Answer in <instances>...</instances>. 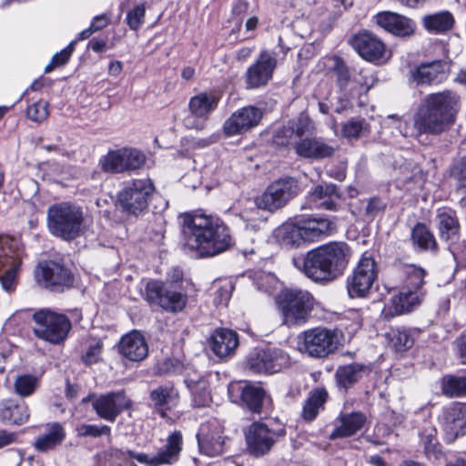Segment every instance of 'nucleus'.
Segmentation results:
<instances>
[{"mask_svg": "<svg viewBox=\"0 0 466 466\" xmlns=\"http://www.w3.org/2000/svg\"><path fill=\"white\" fill-rule=\"evenodd\" d=\"M182 236L184 247L198 258L217 256L233 244L230 230L223 220L198 212L184 215Z\"/></svg>", "mask_w": 466, "mask_h": 466, "instance_id": "f257e3e1", "label": "nucleus"}, {"mask_svg": "<svg viewBox=\"0 0 466 466\" xmlns=\"http://www.w3.org/2000/svg\"><path fill=\"white\" fill-rule=\"evenodd\" d=\"M460 108L461 97L457 93L451 90L431 93L415 112L413 127L419 134H442L454 125Z\"/></svg>", "mask_w": 466, "mask_h": 466, "instance_id": "f03ea898", "label": "nucleus"}, {"mask_svg": "<svg viewBox=\"0 0 466 466\" xmlns=\"http://www.w3.org/2000/svg\"><path fill=\"white\" fill-rule=\"evenodd\" d=\"M350 259V248L342 242H330L308 252L304 272L315 281H330L342 275Z\"/></svg>", "mask_w": 466, "mask_h": 466, "instance_id": "7ed1b4c3", "label": "nucleus"}, {"mask_svg": "<svg viewBox=\"0 0 466 466\" xmlns=\"http://www.w3.org/2000/svg\"><path fill=\"white\" fill-rule=\"evenodd\" d=\"M83 222L82 208L67 202L54 204L47 209L50 232L65 240L77 238L82 232Z\"/></svg>", "mask_w": 466, "mask_h": 466, "instance_id": "20e7f679", "label": "nucleus"}, {"mask_svg": "<svg viewBox=\"0 0 466 466\" xmlns=\"http://www.w3.org/2000/svg\"><path fill=\"white\" fill-rule=\"evenodd\" d=\"M277 304L285 324L301 325L309 319L315 299L307 290L290 289L278 296Z\"/></svg>", "mask_w": 466, "mask_h": 466, "instance_id": "39448f33", "label": "nucleus"}, {"mask_svg": "<svg viewBox=\"0 0 466 466\" xmlns=\"http://www.w3.org/2000/svg\"><path fill=\"white\" fill-rule=\"evenodd\" d=\"M154 192L155 187L149 178L133 179L118 191L116 204L123 212L138 216L147 210Z\"/></svg>", "mask_w": 466, "mask_h": 466, "instance_id": "423d86ee", "label": "nucleus"}, {"mask_svg": "<svg viewBox=\"0 0 466 466\" xmlns=\"http://www.w3.org/2000/svg\"><path fill=\"white\" fill-rule=\"evenodd\" d=\"M299 350L313 358H326L338 349L340 340L339 332L324 327L303 331L298 337Z\"/></svg>", "mask_w": 466, "mask_h": 466, "instance_id": "0eeeda50", "label": "nucleus"}, {"mask_svg": "<svg viewBox=\"0 0 466 466\" xmlns=\"http://www.w3.org/2000/svg\"><path fill=\"white\" fill-rule=\"evenodd\" d=\"M34 334L40 339L52 344L64 341L71 329V323L66 315L42 309L33 314Z\"/></svg>", "mask_w": 466, "mask_h": 466, "instance_id": "6e6552de", "label": "nucleus"}, {"mask_svg": "<svg viewBox=\"0 0 466 466\" xmlns=\"http://www.w3.org/2000/svg\"><path fill=\"white\" fill-rule=\"evenodd\" d=\"M299 193L298 181L286 177L272 182L261 196L256 198L255 204L258 208L274 212L283 208Z\"/></svg>", "mask_w": 466, "mask_h": 466, "instance_id": "1a4fd4ad", "label": "nucleus"}, {"mask_svg": "<svg viewBox=\"0 0 466 466\" xmlns=\"http://www.w3.org/2000/svg\"><path fill=\"white\" fill-rule=\"evenodd\" d=\"M20 264L21 252L17 241L8 237H0V283L7 292L15 289Z\"/></svg>", "mask_w": 466, "mask_h": 466, "instance_id": "9d476101", "label": "nucleus"}, {"mask_svg": "<svg viewBox=\"0 0 466 466\" xmlns=\"http://www.w3.org/2000/svg\"><path fill=\"white\" fill-rule=\"evenodd\" d=\"M105 172L117 174L141 168L146 163V156L135 148H122L108 152L100 161Z\"/></svg>", "mask_w": 466, "mask_h": 466, "instance_id": "9b49d317", "label": "nucleus"}, {"mask_svg": "<svg viewBox=\"0 0 466 466\" xmlns=\"http://www.w3.org/2000/svg\"><path fill=\"white\" fill-rule=\"evenodd\" d=\"M146 299L170 312L181 311L187 305L186 294L172 290L159 280H150L146 285Z\"/></svg>", "mask_w": 466, "mask_h": 466, "instance_id": "f8f14e48", "label": "nucleus"}, {"mask_svg": "<svg viewBox=\"0 0 466 466\" xmlns=\"http://www.w3.org/2000/svg\"><path fill=\"white\" fill-rule=\"evenodd\" d=\"M35 276L40 285L52 290H63L71 287L74 282L71 271L54 260L40 262L35 270Z\"/></svg>", "mask_w": 466, "mask_h": 466, "instance_id": "ddd939ff", "label": "nucleus"}, {"mask_svg": "<svg viewBox=\"0 0 466 466\" xmlns=\"http://www.w3.org/2000/svg\"><path fill=\"white\" fill-rule=\"evenodd\" d=\"M284 435V430L273 431L265 423L254 422L245 431L248 451L256 457L263 456Z\"/></svg>", "mask_w": 466, "mask_h": 466, "instance_id": "4468645a", "label": "nucleus"}, {"mask_svg": "<svg viewBox=\"0 0 466 466\" xmlns=\"http://www.w3.org/2000/svg\"><path fill=\"white\" fill-rule=\"evenodd\" d=\"M376 264L372 258L362 257L351 277L348 279L347 289L350 298H363L376 279Z\"/></svg>", "mask_w": 466, "mask_h": 466, "instance_id": "2eb2a0df", "label": "nucleus"}, {"mask_svg": "<svg viewBox=\"0 0 466 466\" xmlns=\"http://www.w3.org/2000/svg\"><path fill=\"white\" fill-rule=\"evenodd\" d=\"M181 450L182 435L179 431H175L168 436L166 446L160 449L155 456L149 457L146 453H136L131 450H128L127 454L147 466H162L174 463Z\"/></svg>", "mask_w": 466, "mask_h": 466, "instance_id": "dca6fc26", "label": "nucleus"}, {"mask_svg": "<svg viewBox=\"0 0 466 466\" xmlns=\"http://www.w3.org/2000/svg\"><path fill=\"white\" fill-rule=\"evenodd\" d=\"M353 49L365 60L372 63H381L386 58V46L374 34L363 31L356 34L350 40Z\"/></svg>", "mask_w": 466, "mask_h": 466, "instance_id": "f3484780", "label": "nucleus"}, {"mask_svg": "<svg viewBox=\"0 0 466 466\" xmlns=\"http://www.w3.org/2000/svg\"><path fill=\"white\" fill-rule=\"evenodd\" d=\"M276 66L275 56L267 50L262 51L256 62L246 71L247 88L253 89L266 86L272 78Z\"/></svg>", "mask_w": 466, "mask_h": 466, "instance_id": "a211bd4d", "label": "nucleus"}, {"mask_svg": "<svg viewBox=\"0 0 466 466\" xmlns=\"http://www.w3.org/2000/svg\"><path fill=\"white\" fill-rule=\"evenodd\" d=\"M130 406L131 400L123 391H111L92 400V407L97 416L110 422L115 421L116 417Z\"/></svg>", "mask_w": 466, "mask_h": 466, "instance_id": "6ab92c4d", "label": "nucleus"}, {"mask_svg": "<svg viewBox=\"0 0 466 466\" xmlns=\"http://www.w3.org/2000/svg\"><path fill=\"white\" fill-rule=\"evenodd\" d=\"M262 111L254 106H244L234 112L224 123L227 137L242 134L257 127L262 118Z\"/></svg>", "mask_w": 466, "mask_h": 466, "instance_id": "aec40b11", "label": "nucleus"}, {"mask_svg": "<svg viewBox=\"0 0 466 466\" xmlns=\"http://www.w3.org/2000/svg\"><path fill=\"white\" fill-rule=\"evenodd\" d=\"M218 103V97L208 92H202L192 96L188 103V109L192 116H187L184 119V125L187 128L202 129L203 123L197 122L193 116L198 118H207L208 116L213 112Z\"/></svg>", "mask_w": 466, "mask_h": 466, "instance_id": "412c9836", "label": "nucleus"}, {"mask_svg": "<svg viewBox=\"0 0 466 466\" xmlns=\"http://www.w3.org/2000/svg\"><path fill=\"white\" fill-rule=\"evenodd\" d=\"M288 363V357L281 350H260L251 355L247 362L249 370L255 373H274Z\"/></svg>", "mask_w": 466, "mask_h": 466, "instance_id": "4be33fe9", "label": "nucleus"}, {"mask_svg": "<svg viewBox=\"0 0 466 466\" xmlns=\"http://www.w3.org/2000/svg\"><path fill=\"white\" fill-rule=\"evenodd\" d=\"M442 426L449 441H454L466 431V405L453 403L443 410Z\"/></svg>", "mask_w": 466, "mask_h": 466, "instance_id": "5701e85b", "label": "nucleus"}, {"mask_svg": "<svg viewBox=\"0 0 466 466\" xmlns=\"http://www.w3.org/2000/svg\"><path fill=\"white\" fill-rule=\"evenodd\" d=\"M376 21L380 27L399 37H409L416 29L413 20L390 11L379 13L376 15Z\"/></svg>", "mask_w": 466, "mask_h": 466, "instance_id": "b1692460", "label": "nucleus"}, {"mask_svg": "<svg viewBox=\"0 0 466 466\" xmlns=\"http://www.w3.org/2000/svg\"><path fill=\"white\" fill-rule=\"evenodd\" d=\"M338 147L320 137H306L296 144L295 152L302 157L321 159L331 157Z\"/></svg>", "mask_w": 466, "mask_h": 466, "instance_id": "393cba45", "label": "nucleus"}, {"mask_svg": "<svg viewBox=\"0 0 466 466\" xmlns=\"http://www.w3.org/2000/svg\"><path fill=\"white\" fill-rule=\"evenodd\" d=\"M309 122L307 118L299 117L290 120L286 125L276 130L273 142L279 147H286L299 142L302 137L308 132Z\"/></svg>", "mask_w": 466, "mask_h": 466, "instance_id": "a878e982", "label": "nucleus"}, {"mask_svg": "<svg viewBox=\"0 0 466 466\" xmlns=\"http://www.w3.org/2000/svg\"><path fill=\"white\" fill-rule=\"evenodd\" d=\"M119 353L131 361H140L148 354L144 336L138 330L124 335L118 343Z\"/></svg>", "mask_w": 466, "mask_h": 466, "instance_id": "bb28decb", "label": "nucleus"}, {"mask_svg": "<svg viewBox=\"0 0 466 466\" xmlns=\"http://www.w3.org/2000/svg\"><path fill=\"white\" fill-rule=\"evenodd\" d=\"M197 438L199 451L207 456H218L225 451V437L219 427L209 430L208 426H202Z\"/></svg>", "mask_w": 466, "mask_h": 466, "instance_id": "cd10ccee", "label": "nucleus"}, {"mask_svg": "<svg viewBox=\"0 0 466 466\" xmlns=\"http://www.w3.org/2000/svg\"><path fill=\"white\" fill-rule=\"evenodd\" d=\"M213 352L219 358H225L234 353L238 345V334L228 329H218L210 338Z\"/></svg>", "mask_w": 466, "mask_h": 466, "instance_id": "c85d7f7f", "label": "nucleus"}, {"mask_svg": "<svg viewBox=\"0 0 466 466\" xmlns=\"http://www.w3.org/2000/svg\"><path fill=\"white\" fill-rule=\"evenodd\" d=\"M436 219L440 238L449 243L457 242L460 238V223L456 212L451 209H440Z\"/></svg>", "mask_w": 466, "mask_h": 466, "instance_id": "c756f323", "label": "nucleus"}, {"mask_svg": "<svg viewBox=\"0 0 466 466\" xmlns=\"http://www.w3.org/2000/svg\"><path fill=\"white\" fill-rule=\"evenodd\" d=\"M447 64L441 60L421 64L413 75L414 80L418 84H439L447 77Z\"/></svg>", "mask_w": 466, "mask_h": 466, "instance_id": "7c9ffc66", "label": "nucleus"}, {"mask_svg": "<svg viewBox=\"0 0 466 466\" xmlns=\"http://www.w3.org/2000/svg\"><path fill=\"white\" fill-rule=\"evenodd\" d=\"M29 419L26 404L13 400L0 401V421L10 425H22Z\"/></svg>", "mask_w": 466, "mask_h": 466, "instance_id": "2f4dec72", "label": "nucleus"}, {"mask_svg": "<svg viewBox=\"0 0 466 466\" xmlns=\"http://www.w3.org/2000/svg\"><path fill=\"white\" fill-rule=\"evenodd\" d=\"M185 383L191 393L192 405L197 408L207 407L211 401L208 381L201 376L194 374L185 379Z\"/></svg>", "mask_w": 466, "mask_h": 466, "instance_id": "473e14b6", "label": "nucleus"}, {"mask_svg": "<svg viewBox=\"0 0 466 466\" xmlns=\"http://www.w3.org/2000/svg\"><path fill=\"white\" fill-rule=\"evenodd\" d=\"M304 242H314L329 236L333 229V223L325 218H308L300 219Z\"/></svg>", "mask_w": 466, "mask_h": 466, "instance_id": "72a5a7b5", "label": "nucleus"}, {"mask_svg": "<svg viewBox=\"0 0 466 466\" xmlns=\"http://www.w3.org/2000/svg\"><path fill=\"white\" fill-rule=\"evenodd\" d=\"M366 420L365 414L360 411L343 414L339 418V425L333 430L329 438L335 440L352 436L364 426Z\"/></svg>", "mask_w": 466, "mask_h": 466, "instance_id": "f704fd0d", "label": "nucleus"}, {"mask_svg": "<svg viewBox=\"0 0 466 466\" xmlns=\"http://www.w3.org/2000/svg\"><path fill=\"white\" fill-rule=\"evenodd\" d=\"M66 438L64 427L59 422L46 425V432L35 441V448L39 451H47L61 444Z\"/></svg>", "mask_w": 466, "mask_h": 466, "instance_id": "c9c22d12", "label": "nucleus"}, {"mask_svg": "<svg viewBox=\"0 0 466 466\" xmlns=\"http://www.w3.org/2000/svg\"><path fill=\"white\" fill-rule=\"evenodd\" d=\"M423 297L416 291L401 288L399 294L391 298L392 308L397 315L404 314L411 311L415 307L419 306Z\"/></svg>", "mask_w": 466, "mask_h": 466, "instance_id": "e433bc0d", "label": "nucleus"}, {"mask_svg": "<svg viewBox=\"0 0 466 466\" xmlns=\"http://www.w3.org/2000/svg\"><path fill=\"white\" fill-rule=\"evenodd\" d=\"M365 370H367L366 366L352 363L339 367L335 373V377L338 384L343 389L348 390L362 377V373Z\"/></svg>", "mask_w": 466, "mask_h": 466, "instance_id": "4c0bfd02", "label": "nucleus"}, {"mask_svg": "<svg viewBox=\"0 0 466 466\" xmlns=\"http://www.w3.org/2000/svg\"><path fill=\"white\" fill-rule=\"evenodd\" d=\"M300 220L296 223L286 222L277 229V236L280 242L286 246H299L304 242Z\"/></svg>", "mask_w": 466, "mask_h": 466, "instance_id": "58836bf2", "label": "nucleus"}, {"mask_svg": "<svg viewBox=\"0 0 466 466\" xmlns=\"http://www.w3.org/2000/svg\"><path fill=\"white\" fill-rule=\"evenodd\" d=\"M422 23L426 30L433 33H442L450 30L454 23L450 12H440L425 15Z\"/></svg>", "mask_w": 466, "mask_h": 466, "instance_id": "ea45409f", "label": "nucleus"}, {"mask_svg": "<svg viewBox=\"0 0 466 466\" xmlns=\"http://www.w3.org/2000/svg\"><path fill=\"white\" fill-rule=\"evenodd\" d=\"M332 71L336 77V83L340 91L346 96L349 86H350L355 68H349L344 60L337 56L332 57Z\"/></svg>", "mask_w": 466, "mask_h": 466, "instance_id": "a19ab883", "label": "nucleus"}, {"mask_svg": "<svg viewBox=\"0 0 466 466\" xmlns=\"http://www.w3.org/2000/svg\"><path fill=\"white\" fill-rule=\"evenodd\" d=\"M441 390L450 398L466 397V376H444L441 379Z\"/></svg>", "mask_w": 466, "mask_h": 466, "instance_id": "79ce46f5", "label": "nucleus"}, {"mask_svg": "<svg viewBox=\"0 0 466 466\" xmlns=\"http://www.w3.org/2000/svg\"><path fill=\"white\" fill-rule=\"evenodd\" d=\"M372 77L368 75L364 69H354V74L349 86L346 96L355 97L362 94H366L372 86Z\"/></svg>", "mask_w": 466, "mask_h": 466, "instance_id": "37998d69", "label": "nucleus"}, {"mask_svg": "<svg viewBox=\"0 0 466 466\" xmlns=\"http://www.w3.org/2000/svg\"><path fill=\"white\" fill-rule=\"evenodd\" d=\"M264 398L265 391L261 387L249 384L242 389V400L248 408L255 413H260Z\"/></svg>", "mask_w": 466, "mask_h": 466, "instance_id": "c03bdc74", "label": "nucleus"}, {"mask_svg": "<svg viewBox=\"0 0 466 466\" xmlns=\"http://www.w3.org/2000/svg\"><path fill=\"white\" fill-rule=\"evenodd\" d=\"M328 398V392L324 389L315 390L308 398L302 411L306 420H312L316 418L319 408L323 406Z\"/></svg>", "mask_w": 466, "mask_h": 466, "instance_id": "a18cd8bd", "label": "nucleus"}, {"mask_svg": "<svg viewBox=\"0 0 466 466\" xmlns=\"http://www.w3.org/2000/svg\"><path fill=\"white\" fill-rule=\"evenodd\" d=\"M390 345L396 351H405L414 344V338L406 329H392L386 334Z\"/></svg>", "mask_w": 466, "mask_h": 466, "instance_id": "49530a36", "label": "nucleus"}, {"mask_svg": "<svg viewBox=\"0 0 466 466\" xmlns=\"http://www.w3.org/2000/svg\"><path fill=\"white\" fill-rule=\"evenodd\" d=\"M150 399L157 407H170L178 400V392L172 385L159 386L151 390Z\"/></svg>", "mask_w": 466, "mask_h": 466, "instance_id": "de8ad7c7", "label": "nucleus"}, {"mask_svg": "<svg viewBox=\"0 0 466 466\" xmlns=\"http://www.w3.org/2000/svg\"><path fill=\"white\" fill-rule=\"evenodd\" d=\"M411 239L414 245L420 248L436 249L437 242L431 231L422 223H417L411 232Z\"/></svg>", "mask_w": 466, "mask_h": 466, "instance_id": "09e8293b", "label": "nucleus"}, {"mask_svg": "<svg viewBox=\"0 0 466 466\" xmlns=\"http://www.w3.org/2000/svg\"><path fill=\"white\" fill-rule=\"evenodd\" d=\"M421 442L424 447L425 454L429 458L439 459L442 452L441 445L437 440V431L434 427L428 425L420 433Z\"/></svg>", "mask_w": 466, "mask_h": 466, "instance_id": "8fccbe9b", "label": "nucleus"}, {"mask_svg": "<svg viewBox=\"0 0 466 466\" xmlns=\"http://www.w3.org/2000/svg\"><path fill=\"white\" fill-rule=\"evenodd\" d=\"M405 273L406 279L402 288L411 289L412 292L416 291V293L424 297L423 284L425 271L420 268L410 266L406 268Z\"/></svg>", "mask_w": 466, "mask_h": 466, "instance_id": "3c124183", "label": "nucleus"}, {"mask_svg": "<svg viewBox=\"0 0 466 466\" xmlns=\"http://www.w3.org/2000/svg\"><path fill=\"white\" fill-rule=\"evenodd\" d=\"M48 102L40 99L27 107V117L35 123H43L49 116Z\"/></svg>", "mask_w": 466, "mask_h": 466, "instance_id": "603ef678", "label": "nucleus"}, {"mask_svg": "<svg viewBox=\"0 0 466 466\" xmlns=\"http://www.w3.org/2000/svg\"><path fill=\"white\" fill-rule=\"evenodd\" d=\"M38 380L33 375H21L15 381V389L18 395L27 397L36 389Z\"/></svg>", "mask_w": 466, "mask_h": 466, "instance_id": "864d4df0", "label": "nucleus"}, {"mask_svg": "<svg viewBox=\"0 0 466 466\" xmlns=\"http://www.w3.org/2000/svg\"><path fill=\"white\" fill-rule=\"evenodd\" d=\"M78 437L97 438L102 435L110 436L111 429L106 425L81 424L76 428Z\"/></svg>", "mask_w": 466, "mask_h": 466, "instance_id": "5fc2aeb1", "label": "nucleus"}, {"mask_svg": "<svg viewBox=\"0 0 466 466\" xmlns=\"http://www.w3.org/2000/svg\"><path fill=\"white\" fill-rule=\"evenodd\" d=\"M335 197L339 198L337 187L334 184H325L317 186L309 194V199L315 204L321 202L326 198Z\"/></svg>", "mask_w": 466, "mask_h": 466, "instance_id": "6e6d98bb", "label": "nucleus"}, {"mask_svg": "<svg viewBox=\"0 0 466 466\" xmlns=\"http://www.w3.org/2000/svg\"><path fill=\"white\" fill-rule=\"evenodd\" d=\"M146 15V6L144 4H139L134 6L133 9L127 12V23L130 29L137 30L144 23Z\"/></svg>", "mask_w": 466, "mask_h": 466, "instance_id": "4d7b16f0", "label": "nucleus"}, {"mask_svg": "<svg viewBox=\"0 0 466 466\" xmlns=\"http://www.w3.org/2000/svg\"><path fill=\"white\" fill-rule=\"evenodd\" d=\"M366 123L363 120L347 122L342 129L343 135L349 138H357L366 131Z\"/></svg>", "mask_w": 466, "mask_h": 466, "instance_id": "13d9d810", "label": "nucleus"}, {"mask_svg": "<svg viewBox=\"0 0 466 466\" xmlns=\"http://www.w3.org/2000/svg\"><path fill=\"white\" fill-rule=\"evenodd\" d=\"M103 344L97 341L94 345L89 346L86 354L82 357L83 361L86 365L96 363L100 360Z\"/></svg>", "mask_w": 466, "mask_h": 466, "instance_id": "bf43d9fd", "label": "nucleus"}, {"mask_svg": "<svg viewBox=\"0 0 466 466\" xmlns=\"http://www.w3.org/2000/svg\"><path fill=\"white\" fill-rule=\"evenodd\" d=\"M385 205L381 202V200L378 198H372L369 199L366 208H365V216L372 219L379 213L383 211Z\"/></svg>", "mask_w": 466, "mask_h": 466, "instance_id": "052dcab7", "label": "nucleus"}, {"mask_svg": "<svg viewBox=\"0 0 466 466\" xmlns=\"http://www.w3.org/2000/svg\"><path fill=\"white\" fill-rule=\"evenodd\" d=\"M75 44L76 41H72L66 48H64L60 52L56 53L53 56L52 59L56 62V64L58 66H61L67 63L73 53Z\"/></svg>", "mask_w": 466, "mask_h": 466, "instance_id": "680f3d73", "label": "nucleus"}, {"mask_svg": "<svg viewBox=\"0 0 466 466\" xmlns=\"http://www.w3.org/2000/svg\"><path fill=\"white\" fill-rule=\"evenodd\" d=\"M455 177L461 182V185L466 187V156L454 167Z\"/></svg>", "mask_w": 466, "mask_h": 466, "instance_id": "e2e57ef3", "label": "nucleus"}, {"mask_svg": "<svg viewBox=\"0 0 466 466\" xmlns=\"http://www.w3.org/2000/svg\"><path fill=\"white\" fill-rule=\"evenodd\" d=\"M248 3L247 0H238L232 8L233 15L239 17V20H242V17L248 13Z\"/></svg>", "mask_w": 466, "mask_h": 466, "instance_id": "0e129e2a", "label": "nucleus"}, {"mask_svg": "<svg viewBox=\"0 0 466 466\" xmlns=\"http://www.w3.org/2000/svg\"><path fill=\"white\" fill-rule=\"evenodd\" d=\"M109 23V17L103 14L100 15H96L94 17L90 27L94 30V32L99 31L105 28Z\"/></svg>", "mask_w": 466, "mask_h": 466, "instance_id": "69168bd1", "label": "nucleus"}, {"mask_svg": "<svg viewBox=\"0 0 466 466\" xmlns=\"http://www.w3.org/2000/svg\"><path fill=\"white\" fill-rule=\"evenodd\" d=\"M17 435L15 432L0 430V449L16 441Z\"/></svg>", "mask_w": 466, "mask_h": 466, "instance_id": "338daca9", "label": "nucleus"}, {"mask_svg": "<svg viewBox=\"0 0 466 466\" xmlns=\"http://www.w3.org/2000/svg\"><path fill=\"white\" fill-rule=\"evenodd\" d=\"M456 350L462 363H466V335L461 336L455 341Z\"/></svg>", "mask_w": 466, "mask_h": 466, "instance_id": "774afa93", "label": "nucleus"}]
</instances>
